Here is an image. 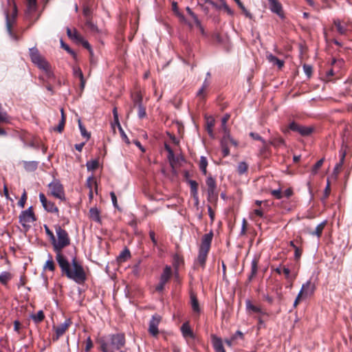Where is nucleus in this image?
I'll return each mask as SVG.
<instances>
[{"mask_svg":"<svg viewBox=\"0 0 352 352\" xmlns=\"http://www.w3.org/2000/svg\"><path fill=\"white\" fill-rule=\"evenodd\" d=\"M131 253L129 250L128 248H124L117 256L116 260L118 263H121L129 259Z\"/></svg>","mask_w":352,"mask_h":352,"instance_id":"obj_27","label":"nucleus"},{"mask_svg":"<svg viewBox=\"0 0 352 352\" xmlns=\"http://www.w3.org/2000/svg\"><path fill=\"white\" fill-rule=\"evenodd\" d=\"M210 85V80L208 78H206L203 82V84L201 88L198 90L197 93V96L200 98L201 99H204L206 97V91Z\"/></svg>","mask_w":352,"mask_h":352,"instance_id":"obj_19","label":"nucleus"},{"mask_svg":"<svg viewBox=\"0 0 352 352\" xmlns=\"http://www.w3.org/2000/svg\"><path fill=\"white\" fill-rule=\"evenodd\" d=\"M125 343L124 336L122 333L111 336V346L120 349Z\"/></svg>","mask_w":352,"mask_h":352,"instance_id":"obj_15","label":"nucleus"},{"mask_svg":"<svg viewBox=\"0 0 352 352\" xmlns=\"http://www.w3.org/2000/svg\"><path fill=\"white\" fill-rule=\"evenodd\" d=\"M223 156L226 157L230 154V149L228 148V145L227 144H221Z\"/></svg>","mask_w":352,"mask_h":352,"instance_id":"obj_63","label":"nucleus"},{"mask_svg":"<svg viewBox=\"0 0 352 352\" xmlns=\"http://www.w3.org/2000/svg\"><path fill=\"white\" fill-rule=\"evenodd\" d=\"M26 200H27V194H26V192L24 191L23 195H21L20 200L18 201L19 206H20L21 208H24Z\"/></svg>","mask_w":352,"mask_h":352,"instance_id":"obj_55","label":"nucleus"},{"mask_svg":"<svg viewBox=\"0 0 352 352\" xmlns=\"http://www.w3.org/2000/svg\"><path fill=\"white\" fill-rule=\"evenodd\" d=\"M207 166H208V160L207 158L204 156H201L199 161V169L203 173V175H207Z\"/></svg>","mask_w":352,"mask_h":352,"instance_id":"obj_33","label":"nucleus"},{"mask_svg":"<svg viewBox=\"0 0 352 352\" xmlns=\"http://www.w3.org/2000/svg\"><path fill=\"white\" fill-rule=\"evenodd\" d=\"M138 118L140 119L144 118L146 115L145 107L143 106L142 104H140L139 106L138 107Z\"/></svg>","mask_w":352,"mask_h":352,"instance_id":"obj_45","label":"nucleus"},{"mask_svg":"<svg viewBox=\"0 0 352 352\" xmlns=\"http://www.w3.org/2000/svg\"><path fill=\"white\" fill-rule=\"evenodd\" d=\"M113 117H114V124L113 125L111 124V127L114 129H115V126H116L120 131V133L122 138V139L127 143V144H129V140L126 136V135L125 134L124 130L122 129L120 122H119V120H118V112H117V109L116 108H113Z\"/></svg>","mask_w":352,"mask_h":352,"instance_id":"obj_14","label":"nucleus"},{"mask_svg":"<svg viewBox=\"0 0 352 352\" xmlns=\"http://www.w3.org/2000/svg\"><path fill=\"white\" fill-rule=\"evenodd\" d=\"M327 224V221L324 220L322 221L320 223H319L314 231L309 232V234L312 236H316L317 237L320 238L322 235V231Z\"/></svg>","mask_w":352,"mask_h":352,"instance_id":"obj_26","label":"nucleus"},{"mask_svg":"<svg viewBox=\"0 0 352 352\" xmlns=\"http://www.w3.org/2000/svg\"><path fill=\"white\" fill-rule=\"evenodd\" d=\"M212 343L215 352H226L222 340L216 336L215 335L212 336Z\"/></svg>","mask_w":352,"mask_h":352,"instance_id":"obj_16","label":"nucleus"},{"mask_svg":"<svg viewBox=\"0 0 352 352\" xmlns=\"http://www.w3.org/2000/svg\"><path fill=\"white\" fill-rule=\"evenodd\" d=\"M162 320V317L158 314H155L152 316L148 327V332L153 336H157L158 335V326Z\"/></svg>","mask_w":352,"mask_h":352,"instance_id":"obj_9","label":"nucleus"},{"mask_svg":"<svg viewBox=\"0 0 352 352\" xmlns=\"http://www.w3.org/2000/svg\"><path fill=\"white\" fill-rule=\"evenodd\" d=\"M94 344H93V342L91 340V339L90 338V337H89L87 340H86V343H85V352H89L91 348L93 347Z\"/></svg>","mask_w":352,"mask_h":352,"instance_id":"obj_61","label":"nucleus"},{"mask_svg":"<svg viewBox=\"0 0 352 352\" xmlns=\"http://www.w3.org/2000/svg\"><path fill=\"white\" fill-rule=\"evenodd\" d=\"M50 258L46 261L44 269L48 270L50 271L54 272L55 270V263L52 259V256L51 255L49 256Z\"/></svg>","mask_w":352,"mask_h":352,"instance_id":"obj_36","label":"nucleus"},{"mask_svg":"<svg viewBox=\"0 0 352 352\" xmlns=\"http://www.w3.org/2000/svg\"><path fill=\"white\" fill-rule=\"evenodd\" d=\"M12 278V274L8 272H3L0 274V282L3 285H6Z\"/></svg>","mask_w":352,"mask_h":352,"instance_id":"obj_35","label":"nucleus"},{"mask_svg":"<svg viewBox=\"0 0 352 352\" xmlns=\"http://www.w3.org/2000/svg\"><path fill=\"white\" fill-rule=\"evenodd\" d=\"M132 274L135 276H139L140 274V262L138 263L133 265L132 268Z\"/></svg>","mask_w":352,"mask_h":352,"instance_id":"obj_58","label":"nucleus"},{"mask_svg":"<svg viewBox=\"0 0 352 352\" xmlns=\"http://www.w3.org/2000/svg\"><path fill=\"white\" fill-rule=\"evenodd\" d=\"M45 318L44 313L42 310L38 311L36 314L32 315V319L35 323L41 322Z\"/></svg>","mask_w":352,"mask_h":352,"instance_id":"obj_34","label":"nucleus"},{"mask_svg":"<svg viewBox=\"0 0 352 352\" xmlns=\"http://www.w3.org/2000/svg\"><path fill=\"white\" fill-rule=\"evenodd\" d=\"M188 183L190 184V192H191L192 195L197 201H198V196H197L198 184L195 180H189Z\"/></svg>","mask_w":352,"mask_h":352,"instance_id":"obj_29","label":"nucleus"},{"mask_svg":"<svg viewBox=\"0 0 352 352\" xmlns=\"http://www.w3.org/2000/svg\"><path fill=\"white\" fill-rule=\"evenodd\" d=\"M267 59L270 63L273 64L274 65H277L278 68H282L284 65V61L278 59L277 57L274 56L272 54H267Z\"/></svg>","mask_w":352,"mask_h":352,"instance_id":"obj_25","label":"nucleus"},{"mask_svg":"<svg viewBox=\"0 0 352 352\" xmlns=\"http://www.w3.org/2000/svg\"><path fill=\"white\" fill-rule=\"evenodd\" d=\"M74 38L78 43H81L85 48L91 52V45L88 41H85L76 31H74Z\"/></svg>","mask_w":352,"mask_h":352,"instance_id":"obj_28","label":"nucleus"},{"mask_svg":"<svg viewBox=\"0 0 352 352\" xmlns=\"http://www.w3.org/2000/svg\"><path fill=\"white\" fill-rule=\"evenodd\" d=\"M334 25H336L338 32L340 34H344L346 33V28H344V26H342L341 25L340 21L339 20H335Z\"/></svg>","mask_w":352,"mask_h":352,"instance_id":"obj_42","label":"nucleus"},{"mask_svg":"<svg viewBox=\"0 0 352 352\" xmlns=\"http://www.w3.org/2000/svg\"><path fill=\"white\" fill-rule=\"evenodd\" d=\"M90 214H91V217L93 219V220L99 221V220H100L99 214H98V211L96 209L91 208L90 210Z\"/></svg>","mask_w":352,"mask_h":352,"instance_id":"obj_56","label":"nucleus"},{"mask_svg":"<svg viewBox=\"0 0 352 352\" xmlns=\"http://www.w3.org/2000/svg\"><path fill=\"white\" fill-rule=\"evenodd\" d=\"M303 70L307 77H310L312 73V67L309 65L305 64L303 65Z\"/></svg>","mask_w":352,"mask_h":352,"instance_id":"obj_59","label":"nucleus"},{"mask_svg":"<svg viewBox=\"0 0 352 352\" xmlns=\"http://www.w3.org/2000/svg\"><path fill=\"white\" fill-rule=\"evenodd\" d=\"M231 338L234 340V341H236L237 339H241V340H243V333L238 330L236 331V333L232 336Z\"/></svg>","mask_w":352,"mask_h":352,"instance_id":"obj_64","label":"nucleus"},{"mask_svg":"<svg viewBox=\"0 0 352 352\" xmlns=\"http://www.w3.org/2000/svg\"><path fill=\"white\" fill-rule=\"evenodd\" d=\"M316 290V285L311 280H308L306 283L302 284V287L299 292V296L302 298H307L311 296Z\"/></svg>","mask_w":352,"mask_h":352,"instance_id":"obj_7","label":"nucleus"},{"mask_svg":"<svg viewBox=\"0 0 352 352\" xmlns=\"http://www.w3.org/2000/svg\"><path fill=\"white\" fill-rule=\"evenodd\" d=\"M213 232L212 230L209 233L203 235L201 238L197 262L202 268L205 267L208 254L210 250Z\"/></svg>","mask_w":352,"mask_h":352,"instance_id":"obj_2","label":"nucleus"},{"mask_svg":"<svg viewBox=\"0 0 352 352\" xmlns=\"http://www.w3.org/2000/svg\"><path fill=\"white\" fill-rule=\"evenodd\" d=\"M248 166L245 162H241L238 164L237 171L239 175L244 174L248 170Z\"/></svg>","mask_w":352,"mask_h":352,"instance_id":"obj_41","label":"nucleus"},{"mask_svg":"<svg viewBox=\"0 0 352 352\" xmlns=\"http://www.w3.org/2000/svg\"><path fill=\"white\" fill-rule=\"evenodd\" d=\"M87 186L89 188L90 192L89 195L90 196L92 195V188L94 186H96V178L94 177H89L87 179Z\"/></svg>","mask_w":352,"mask_h":352,"instance_id":"obj_38","label":"nucleus"},{"mask_svg":"<svg viewBox=\"0 0 352 352\" xmlns=\"http://www.w3.org/2000/svg\"><path fill=\"white\" fill-rule=\"evenodd\" d=\"M30 56L31 60L38 68L45 71L49 76L50 74V65L47 61L40 54L36 47H32L30 49Z\"/></svg>","mask_w":352,"mask_h":352,"instance_id":"obj_4","label":"nucleus"},{"mask_svg":"<svg viewBox=\"0 0 352 352\" xmlns=\"http://www.w3.org/2000/svg\"><path fill=\"white\" fill-rule=\"evenodd\" d=\"M283 273L285 275V278L292 283L297 276V272H292L291 270L286 266H283Z\"/></svg>","mask_w":352,"mask_h":352,"instance_id":"obj_22","label":"nucleus"},{"mask_svg":"<svg viewBox=\"0 0 352 352\" xmlns=\"http://www.w3.org/2000/svg\"><path fill=\"white\" fill-rule=\"evenodd\" d=\"M85 25L91 30H95L96 28L94 23L92 22L91 18L85 19Z\"/></svg>","mask_w":352,"mask_h":352,"instance_id":"obj_60","label":"nucleus"},{"mask_svg":"<svg viewBox=\"0 0 352 352\" xmlns=\"http://www.w3.org/2000/svg\"><path fill=\"white\" fill-rule=\"evenodd\" d=\"M324 158H322L314 164L311 169V173L313 175H316L318 173V169L322 166Z\"/></svg>","mask_w":352,"mask_h":352,"instance_id":"obj_46","label":"nucleus"},{"mask_svg":"<svg viewBox=\"0 0 352 352\" xmlns=\"http://www.w3.org/2000/svg\"><path fill=\"white\" fill-rule=\"evenodd\" d=\"M39 199L43 208L48 212H58V208L55 206L54 203L48 201L43 193L39 194Z\"/></svg>","mask_w":352,"mask_h":352,"instance_id":"obj_11","label":"nucleus"},{"mask_svg":"<svg viewBox=\"0 0 352 352\" xmlns=\"http://www.w3.org/2000/svg\"><path fill=\"white\" fill-rule=\"evenodd\" d=\"M270 144L275 148H278L285 146V142L282 138H274L270 141Z\"/></svg>","mask_w":352,"mask_h":352,"instance_id":"obj_32","label":"nucleus"},{"mask_svg":"<svg viewBox=\"0 0 352 352\" xmlns=\"http://www.w3.org/2000/svg\"><path fill=\"white\" fill-rule=\"evenodd\" d=\"M221 8H223L228 13V14L230 16L234 14L233 10L228 6L225 1H222Z\"/></svg>","mask_w":352,"mask_h":352,"instance_id":"obj_51","label":"nucleus"},{"mask_svg":"<svg viewBox=\"0 0 352 352\" xmlns=\"http://www.w3.org/2000/svg\"><path fill=\"white\" fill-rule=\"evenodd\" d=\"M246 309L249 311H252L254 313H258L260 314L265 315V312L263 311L260 307L254 305L250 300H247L245 301Z\"/></svg>","mask_w":352,"mask_h":352,"instance_id":"obj_23","label":"nucleus"},{"mask_svg":"<svg viewBox=\"0 0 352 352\" xmlns=\"http://www.w3.org/2000/svg\"><path fill=\"white\" fill-rule=\"evenodd\" d=\"M190 305L194 314L198 316L200 314L201 309L199 307L198 300L196 296L193 294H190Z\"/></svg>","mask_w":352,"mask_h":352,"instance_id":"obj_20","label":"nucleus"},{"mask_svg":"<svg viewBox=\"0 0 352 352\" xmlns=\"http://www.w3.org/2000/svg\"><path fill=\"white\" fill-rule=\"evenodd\" d=\"M18 15V9L15 3H12V11L6 12V30L9 36L14 41H18L21 39V35L16 30H14V26L16 23Z\"/></svg>","mask_w":352,"mask_h":352,"instance_id":"obj_3","label":"nucleus"},{"mask_svg":"<svg viewBox=\"0 0 352 352\" xmlns=\"http://www.w3.org/2000/svg\"><path fill=\"white\" fill-rule=\"evenodd\" d=\"M206 183L208 186L207 192L208 198L212 199L216 197L217 195L215 193V190L217 188V184L215 179L212 177L209 176L206 179Z\"/></svg>","mask_w":352,"mask_h":352,"instance_id":"obj_12","label":"nucleus"},{"mask_svg":"<svg viewBox=\"0 0 352 352\" xmlns=\"http://www.w3.org/2000/svg\"><path fill=\"white\" fill-rule=\"evenodd\" d=\"M172 276V268L170 265H166L163 270L160 280L167 283Z\"/></svg>","mask_w":352,"mask_h":352,"instance_id":"obj_18","label":"nucleus"},{"mask_svg":"<svg viewBox=\"0 0 352 352\" xmlns=\"http://www.w3.org/2000/svg\"><path fill=\"white\" fill-rule=\"evenodd\" d=\"M223 136L221 140V144H228V142L230 139L232 138L230 134V131L228 129L223 130Z\"/></svg>","mask_w":352,"mask_h":352,"instance_id":"obj_44","label":"nucleus"},{"mask_svg":"<svg viewBox=\"0 0 352 352\" xmlns=\"http://www.w3.org/2000/svg\"><path fill=\"white\" fill-rule=\"evenodd\" d=\"M86 166L88 170H95L99 166V162L98 160H91L87 162Z\"/></svg>","mask_w":352,"mask_h":352,"instance_id":"obj_37","label":"nucleus"},{"mask_svg":"<svg viewBox=\"0 0 352 352\" xmlns=\"http://www.w3.org/2000/svg\"><path fill=\"white\" fill-rule=\"evenodd\" d=\"M172 9H173V11L182 20V21H185V17L184 16L181 14L179 12V10H178V7H177V2L175 1H173L172 3Z\"/></svg>","mask_w":352,"mask_h":352,"instance_id":"obj_47","label":"nucleus"},{"mask_svg":"<svg viewBox=\"0 0 352 352\" xmlns=\"http://www.w3.org/2000/svg\"><path fill=\"white\" fill-rule=\"evenodd\" d=\"M78 126L82 137L85 138L87 140H89L91 135L88 133L85 127V126L82 124L80 120H78Z\"/></svg>","mask_w":352,"mask_h":352,"instance_id":"obj_40","label":"nucleus"},{"mask_svg":"<svg viewBox=\"0 0 352 352\" xmlns=\"http://www.w3.org/2000/svg\"><path fill=\"white\" fill-rule=\"evenodd\" d=\"M258 271V263L256 259H253L251 262V273L248 276V280L251 281L256 276Z\"/></svg>","mask_w":352,"mask_h":352,"instance_id":"obj_31","label":"nucleus"},{"mask_svg":"<svg viewBox=\"0 0 352 352\" xmlns=\"http://www.w3.org/2000/svg\"><path fill=\"white\" fill-rule=\"evenodd\" d=\"M65 125V122L64 119H61L59 122L58 125L54 129V131H58V133H62L64 130V127Z\"/></svg>","mask_w":352,"mask_h":352,"instance_id":"obj_54","label":"nucleus"},{"mask_svg":"<svg viewBox=\"0 0 352 352\" xmlns=\"http://www.w3.org/2000/svg\"><path fill=\"white\" fill-rule=\"evenodd\" d=\"M271 195L277 199H280L283 197V193L280 188L272 190L271 191Z\"/></svg>","mask_w":352,"mask_h":352,"instance_id":"obj_52","label":"nucleus"},{"mask_svg":"<svg viewBox=\"0 0 352 352\" xmlns=\"http://www.w3.org/2000/svg\"><path fill=\"white\" fill-rule=\"evenodd\" d=\"M181 331L184 338H194V333L190 329V327L188 322H184L181 327Z\"/></svg>","mask_w":352,"mask_h":352,"instance_id":"obj_21","label":"nucleus"},{"mask_svg":"<svg viewBox=\"0 0 352 352\" xmlns=\"http://www.w3.org/2000/svg\"><path fill=\"white\" fill-rule=\"evenodd\" d=\"M269 2L270 9L273 12L276 14L280 18H284L283 12V7L278 0H267Z\"/></svg>","mask_w":352,"mask_h":352,"instance_id":"obj_13","label":"nucleus"},{"mask_svg":"<svg viewBox=\"0 0 352 352\" xmlns=\"http://www.w3.org/2000/svg\"><path fill=\"white\" fill-rule=\"evenodd\" d=\"M250 137H252L254 140H259L261 141L263 144V148H262V151L265 150L267 146H266V142L265 140L258 133H254V132H251L250 133Z\"/></svg>","mask_w":352,"mask_h":352,"instance_id":"obj_39","label":"nucleus"},{"mask_svg":"<svg viewBox=\"0 0 352 352\" xmlns=\"http://www.w3.org/2000/svg\"><path fill=\"white\" fill-rule=\"evenodd\" d=\"M19 219L22 226L28 230L30 227L28 223H33L36 220L32 207H30L27 210L22 211Z\"/></svg>","mask_w":352,"mask_h":352,"instance_id":"obj_5","label":"nucleus"},{"mask_svg":"<svg viewBox=\"0 0 352 352\" xmlns=\"http://www.w3.org/2000/svg\"><path fill=\"white\" fill-rule=\"evenodd\" d=\"M57 239L53 241L52 246L56 253V260L60 268L62 275L74 280L79 285H82L87 279V276L82 266L79 263L76 256L72 257V265L68 258L63 252V249L70 244V238L67 232L59 225L55 226Z\"/></svg>","mask_w":352,"mask_h":352,"instance_id":"obj_1","label":"nucleus"},{"mask_svg":"<svg viewBox=\"0 0 352 352\" xmlns=\"http://www.w3.org/2000/svg\"><path fill=\"white\" fill-rule=\"evenodd\" d=\"M74 76L79 78H82V77H84L80 67L74 68Z\"/></svg>","mask_w":352,"mask_h":352,"instance_id":"obj_62","label":"nucleus"},{"mask_svg":"<svg viewBox=\"0 0 352 352\" xmlns=\"http://www.w3.org/2000/svg\"><path fill=\"white\" fill-rule=\"evenodd\" d=\"M344 157H345V153H342L340 162L338 163H337L336 165L334 167L333 173L335 174H338V173L339 170L341 168V167H342V166L343 164Z\"/></svg>","mask_w":352,"mask_h":352,"instance_id":"obj_43","label":"nucleus"},{"mask_svg":"<svg viewBox=\"0 0 352 352\" xmlns=\"http://www.w3.org/2000/svg\"><path fill=\"white\" fill-rule=\"evenodd\" d=\"M71 324L72 322L70 320H67L65 322L57 327L54 326L53 328L55 329V334L53 336L52 340L54 341H57L60 337H61L66 332Z\"/></svg>","mask_w":352,"mask_h":352,"instance_id":"obj_10","label":"nucleus"},{"mask_svg":"<svg viewBox=\"0 0 352 352\" xmlns=\"http://www.w3.org/2000/svg\"><path fill=\"white\" fill-rule=\"evenodd\" d=\"M50 194L56 198L61 200L65 199V194L63 186L57 182H52L49 184Z\"/></svg>","mask_w":352,"mask_h":352,"instance_id":"obj_8","label":"nucleus"},{"mask_svg":"<svg viewBox=\"0 0 352 352\" xmlns=\"http://www.w3.org/2000/svg\"><path fill=\"white\" fill-rule=\"evenodd\" d=\"M46 234L50 237V241L52 243L53 241H55V236L53 232L46 225L44 226Z\"/></svg>","mask_w":352,"mask_h":352,"instance_id":"obj_50","label":"nucleus"},{"mask_svg":"<svg viewBox=\"0 0 352 352\" xmlns=\"http://www.w3.org/2000/svg\"><path fill=\"white\" fill-rule=\"evenodd\" d=\"M288 127L289 130L298 132L300 135L303 137L310 135L314 130L313 126L300 125L294 121L290 122Z\"/></svg>","mask_w":352,"mask_h":352,"instance_id":"obj_6","label":"nucleus"},{"mask_svg":"<svg viewBox=\"0 0 352 352\" xmlns=\"http://www.w3.org/2000/svg\"><path fill=\"white\" fill-rule=\"evenodd\" d=\"M11 117L0 103V124H10Z\"/></svg>","mask_w":352,"mask_h":352,"instance_id":"obj_17","label":"nucleus"},{"mask_svg":"<svg viewBox=\"0 0 352 352\" xmlns=\"http://www.w3.org/2000/svg\"><path fill=\"white\" fill-rule=\"evenodd\" d=\"M111 203L113 207L117 209L118 211H122V208L118 205V200L116 195L111 192Z\"/></svg>","mask_w":352,"mask_h":352,"instance_id":"obj_48","label":"nucleus"},{"mask_svg":"<svg viewBox=\"0 0 352 352\" xmlns=\"http://www.w3.org/2000/svg\"><path fill=\"white\" fill-rule=\"evenodd\" d=\"M214 125V120L213 118L208 119L207 121V131L211 135H212V127Z\"/></svg>","mask_w":352,"mask_h":352,"instance_id":"obj_49","label":"nucleus"},{"mask_svg":"<svg viewBox=\"0 0 352 352\" xmlns=\"http://www.w3.org/2000/svg\"><path fill=\"white\" fill-rule=\"evenodd\" d=\"M83 16L85 19L91 18V10L89 7L85 6L82 10Z\"/></svg>","mask_w":352,"mask_h":352,"instance_id":"obj_53","label":"nucleus"},{"mask_svg":"<svg viewBox=\"0 0 352 352\" xmlns=\"http://www.w3.org/2000/svg\"><path fill=\"white\" fill-rule=\"evenodd\" d=\"M23 168L28 172H33L38 168V162L36 161H23Z\"/></svg>","mask_w":352,"mask_h":352,"instance_id":"obj_24","label":"nucleus"},{"mask_svg":"<svg viewBox=\"0 0 352 352\" xmlns=\"http://www.w3.org/2000/svg\"><path fill=\"white\" fill-rule=\"evenodd\" d=\"M97 344H98V349L100 350L102 352H108L109 344L104 338H98L97 340Z\"/></svg>","mask_w":352,"mask_h":352,"instance_id":"obj_30","label":"nucleus"},{"mask_svg":"<svg viewBox=\"0 0 352 352\" xmlns=\"http://www.w3.org/2000/svg\"><path fill=\"white\" fill-rule=\"evenodd\" d=\"M238 6L240 8V9L242 10V12H243L246 17L249 19L252 18V14L245 8V7L243 6L242 3L240 5H238Z\"/></svg>","mask_w":352,"mask_h":352,"instance_id":"obj_57","label":"nucleus"}]
</instances>
